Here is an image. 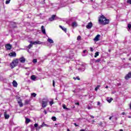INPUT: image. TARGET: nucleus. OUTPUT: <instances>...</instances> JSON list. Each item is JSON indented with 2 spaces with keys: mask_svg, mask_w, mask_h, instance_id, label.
<instances>
[{
  "mask_svg": "<svg viewBox=\"0 0 131 131\" xmlns=\"http://www.w3.org/2000/svg\"><path fill=\"white\" fill-rule=\"evenodd\" d=\"M98 22L99 24L106 25V24H109V19H106V17L102 15L99 18Z\"/></svg>",
  "mask_w": 131,
  "mask_h": 131,
  "instance_id": "f257e3e1",
  "label": "nucleus"
},
{
  "mask_svg": "<svg viewBox=\"0 0 131 131\" xmlns=\"http://www.w3.org/2000/svg\"><path fill=\"white\" fill-rule=\"evenodd\" d=\"M19 63V59H16L12 61V62L10 64V67L12 69L13 68H15L17 65H18V63Z\"/></svg>",
  "mask_w": 131,
  "mask_h": 131,
  "instance_id": "f03ea898",
  "label": "nucleus"
},
{
  "mask_svg": "<svg viewBox=\"0 0 131 131\" xmlns=\"http://www.w3.org/2000/svg\"><path fill=\"white\" fill-rule=\"evenodd\" d=\"M92 27H93L92 22H90L88 23V25L86 26V28H87V29H91V28H92Z\"/></svg>",
  "mask_w": 131,
  "mask_h": 131,
  "instance_id": "7ed1b4c3",
  "label": "nucleus"
},
{
  "mask_svg": "<svg viewBox=\"0 0 131 131\" xmlns=\"http://www.w3.org/2000/svg\"><path fill=\"white\" fill-rule=\"evenodd\" d=\"M5 48L8 51H10V50L12 49V45L10 43H8L5 46Z\"/></svg>",
  "mask_w": 131,
  "mask_h": 131,
  "instance_id": "20e7f679",
  "label": "nucleus"
},
{
  "mask_svg": "<svg viewBox=\"0 0 131 131\" xmlns=\"http://www.w3.org/2000/svg\"><path fill=\"white\" fill-rule=\"evenodd\" d=\"M30 43H32V45H41V42L39 41H31Z\"/></svg>",
  "mask_w": 131,
  "mask_h": 131,
  "instance_id": "39448f33",
  "label": "nucleus"
},
{
  "mask_svg": "<svg viewBox=\"0 0 131 131\" xmlns=\"http://www.w3.org/2000/svg\"><path fill=\"white\" fill-rule=\"evenodd\" d=\"M54 20H56V15H52L51 17L49 18V21H50V22L54 21Z\"/></svg>",
  "mask_w": 131,
  "mask_h": 131,
  "instance_id": "423d86ee",
  "label": "nucleus"
},
{
  "mask_svg": "<svg viewBox=\"0 0 131 131\" xmlns=\"http://www.w3.org/2000/svg\"><path fill=\"white\" fill-rule=\"evenodd\" d=\"M129 78H131V72L128 73L125 77V79L126 80H128V79H129Z\"/></svg>",
  "mask_w": 131,
  "mask_h": 131,
  "instance_id": "0eeeda50",
  "label": "nucleus"
},
{
  "mask_svg": "<svg viewBox=\"0 0 131 131\" xmlns=\"http://www.w3.org/2000/svg\"><path fill=\"white\" fill-rule=\"evenodd\" d=\"M19 62H20V63H25V61H26V59H25V58H24V57H21L19 59Z\"/></svg>",
  "mask_w": 131,
  "mask_h": 131,
  "instance_id": "6e6552de",
  "label": "nucleus"
},
{
  "mask_svg": "<svg viewBox=\"0 0 131 131\" xmlns=\"http://www.w3.org/2000/svg\"><path fill=\"white\" fill-rule=\"evenodd\" d=\"M42 103H48L49 102V99L48 98H43L42 99Z\"/></svg>",
  "mask_w": 131,
  "mask_h": 131,
  "instance_id": "1a4fd4ad",
  "label": "nucleus"
},
{
  "mask_svg": "<svg viewBox=\"0 0 131 131\" xmlns=\"http://www.w3.org/2000/svg\"><path fill=\"white\" fill-rule=\"evenodd\" d=\"M100 35L98 34L94 39V41H99L100 38Z\"/></svg>",
  "mask_w": 131,
  "mask_h": 131,
  "instance_id": "9d476101",
  "label": "nucleus"
},
{
  "mask_svg": "<svg viewBox=\"0 0 131 131\" xmlns=\"http://www.w3.org/2000/svg\"><path fill=\"white\" fill-rule=\"evenodd\" d=\"M72 27H73V28L75 27H77V23L76 21H74L72 23Z\"/></svg>",
  "mask_w": 131,
  "mask_h": 131,
  "instance_id": "9b49d317",
  "label": "nucleus"
},
{
  "mask_svg": "<svg viewBox=\"0 0 131 131\" xmlns=\"http://www.w3.org/2000/svg\"><path fill=\"white\" fill-rule=\"evenodd\" d=\"M41 29L43 34H46V29H45V27L43 26L41 27Z\"/></svg>",
  "mask_w": 131,
  "mask_h": 131,
  "instance_id": "f8f14e48",
  "label": "nucleus"
},
{
  "mask_svg": "<svg viewBox=\"0 0 131 131\" xmlns=\"http://www.w3.org/2000/svg\"><path fill=\"white\" fill-rule=\"evenodd\" d=\"M14 88H17L18 86V83H17V81L15 80H14L12 82Z\"/></svg>",
  "mask_w": 131,
  "mask_h": 131,
  "instance_id": "ddd939ff",
  "label": "nucleus"
},
{
  "mask_svg": "<svg viewBox=\"0 0 131 131\" xmlns=\"http://www.w3.org/2000/svg\"><path fill=\"white\" fill-rule=\"evenodd\" d=\"M4 116L5 118V119H9L10 118V115L7 114V112L4 113Z\"/></svg>",
  "mask_w": 131,
  "mask_h": 131,
  "instance_id": "4468645a",
  "label": "nucleus"
},
{
  "mask_svg": "<svg viewBox=\"0 0 131 131\" xmlns=\"http://www.w3.org/2000/svg\"><path fill=\"white\" fill-rule=\"evenodd\" d=\"M17 103H18L19 107H23V103H22V100H20L19 101H18Z\"/></svg>",
  "mask_w": 131,
  "mask_h": 131,
  "instance_id": "2eb2a0df",
  "label": "nucleus"
},
{
  "mask_svg": "<svg viewBox=\"0 0 131 131\" xmlns=\"http://www.w3.org/2000/svg\"><path fill=\"white\" fill-rule=\"evenodd\" d=\"M60 28H61L62 29V30H63V31H64V32H67V29H66V28L62 26H59Z\"/></svg>",
  "mask_w": 131,
  "mask_h": 131,
  "instance_id": "dca6fc26",
  "label": "nucleus"
},
{
  "mask_svg": "<svg viewBox=\"0 0 131 131\" xmlns=\"http://www.w3.org/2000/svg\"><path fill=\"white\" fill-rule=\"evenodd\" d=\"M9 55L10 57H16V52H11Z\"/></svg>",
  "mask_w": 131,
  "mask_h": 131,
  "instance_id": "f3484780",
  "label": "nucleus"
},
{
  "mask_svg": "<svg viewBox=\"0 0 131 131\" xmlns=\"http://www.w3.org/2000/svg\"><path fill=\"white\" fill-rule=\"evenodd\" d=\"M62 108L66 110H67L68 111L71 110L70 108L66 107V105L65 104H62Z\"/></svg>",
  "mask_w": 131,
  "mask_h": 131,
  "instance_id": "a211bd4d",
  "label": "nucleus"
},
{
  "mask_svg": "<svg viewBox=\"0 0 131 131\" xmlns=\"http://www.w3.org/2000/svg\"><path fill=\"white\" fill-rule=\"evenodd\" d=\"M47 41L49 43H54V40H53L52 39L48 38Z\"/></svg>",
  "mask_w": 131,
  "mask_h": 131,
  "instance_id": "6ab92c4d",
  "label": "nucleus"
},
{
  "mask_svg": "<svg viewBox=\"0 0 131 131\" xmlns=\"http://www.w3.org/2000/svg\"><path fill=\"white\" fill-rule=\"evenodd\" d=\"M30 121H31V120L30 119H29L28 118H26L25 122H26V124H28V123H29V122H30Z\"/></svg>",
  "mask_w": 131,
  "mask_h": 131,
  "instance_id": "aec40b11",
  "label": "nucleus"
},
{
  "mask_svg": "<svg viewBox=\"0 0 131 131\" xmlns=\"http://www.w3.org/2000/svg\"><path fill=\"white\" fill-rule=\"evenodd\" d=\"M48 105V103H45V102H42V108H46Z\"/></svg>",
  "mask_w": 131,
  "mask_h": 131,
  "instance_id": "412c9836",
  "label": "nucleus"
},
{
  "mask_svg": "<svg viewBox=\"0 0 131 131\" xmlns=\"http://www.w3.org/2000/svg\"><path fill=\"white\" fill-rule=\"evenodd\" d=\"M101 87V85H98L96 88L95 89V91H96V92H97V91H98V90H99V89H100V88Z\"/></svg>",
  "mask_w": 131,
  "mask_h": 131,
  "instance_id": "4be33fe9",
  "label": "nucleus"
},
{
  "mask_svg": "<svg viewBox=\"0 0 131 131\" xmlns=\"http://www.w3.org/2000/svg\"><path fill=\"white\" fill-rule=\"evenodd\" d=\"M36 77H35V76L34 75H32L31 76V79H32V80H35L36 79Z\"/></svg>",
  "mask_w": 131,
  "mask_h": 131,
  "instance_id": "5701e85b",
  "label": "nucleus"
},
{
  "mask_svg": "<svg viewBox=\"0 0 131 131\" xmlns=\"http://www.w3.org/2000/svg\"><path fill=\"white\" fill-rule=\"evenodd\" d=\"M33 44L30 43V44L27 47L28 49H30L31 48H32V46Z\"/></svg>",
  "mask_w": 131,
  "mask_h": 131,
  "instance_id": "b1692460",
  "label": "nucleus"
},
{
  "mask_svg": "<svg viewBox=\"0 0 131 131\" xmlns=\"http://www.w3.org/2000/svg\"><path fill=\"white\" fill-rule=\"evenodd\" d=\"M99 52H96L95 54V58H97L98 57V56H99Z\"/></svg>",
  "mask_w": 131,
  "mask_h": 131,
  "instance_id": "393cba45",
  "label": "nucleus"
},
{
  "mask_svg": "<svg viewBox=\"0 0 131 131\" xmlns=\"http://www.w3.org/2000/svg\"><path fill=\"white\" fill-rule=\"evenodd\" d=\"M31 95L34 98H35L36 97V94L34 93H31Z\"/></svg>",
  "mask_w": 131,
  "mask_h": 131,
  "instance_id": "a878e982",
  "label": "nucleus"
},
{
  "mask_svg": "<svg viewBox=\"0 0 131 131\" xmlns=\"http://www.w3.org/2000/svg\"><path fill=\"white\" fill-rule=\"evenodd\" d=\"M113 100V98H110V99H107V102H108V103H111Z\"/></svg>",
  "mask_w": 131,
  "mask_h": 131,
  "instance_id": "bb28decb",
  "label": "nucleus"
},
{
  "mask_svg": "<svg viewBox=\"0 0 131 131\" xmlns=\"http://www.w3.org/2000/svg\"><path fill=\"white\" fill-rule=\"evenodd\" d=\"M52 120H53V121H56L57 118H56V117H52Z\"/></svg>",
  "mask_w": 131,
  "mask_h": 131,
  "instance_id": "cd10ccee",
  "label": "nucleus"
},
{
  "mask_svg": "<svg viewBox=\"0 0 131 131\" xmlns=\"http://www.w3.org/2000/svg\"><path fill=\"white\" fill-rule=\"evenodd\" d=\"M49 104H50V106H52L53 105V104H54V101L52 100L51 101H50Z\"/></svg>",
  "mask_w": 131,
  "mask_h": 131,
  "instance_id": "c85d7f7f",
  "label": "nucleus"
},
{
  "mask_svg": "<svg viewBox=\"0 0 131 131\" xmlns=\"http://www.w3.org/2000/svg\"><path fill=\"white\" fill-rule=\"evenodd\" d=\"M95 62H96V63H99V62H101V59L98 58V59H97V60L95 61Z\"/></svg>",
  "mask_w": 131,
  "mask_h": 131,
  "instance_id": "c756f323",
  "label": "nucleus"
},
{
  "mask_svg": "<svg viewBox=\"0 0 131 131\" xmlns=\"http://www.w3.org/2000/svg\"><path fill=\"white\" fill-rule=\"evenodd\" d=\"M33 63H37V59H33Z\"/></svg>",
  "mask_w": 131,
  "mask_h": 131,
  "instance_id": "7c9ffc66",
  "label": "nucleus"
},
{
  "mask_svg": "<svg viewBox=\"0 0 131 131\" xmlns=\"http://www.w3.org/2000/svg\"><path fill=\"white\" fill-rule=\"evenodd\" d=\"M11 2V0H7L6 1V5H8V4H10V2Z\"/></svg>",
  "mask_w": 131,
  "mask_h": 131,
  "instance_id": "2f4dec72",
  "label": "nucleus"
},
{
  "mask_svg": "<svg viewBox=\"0 0 131 131\" xmlns=\"http://www.w3.org/2000/svg\"><path fill=\"white\" fill-rule=\"evenodd\" d=\"M43 126H46L47 127H49V125L47 124H45V122L43 123Z\"/></svg>",
  "mask_w": 131,
  "mask_h": 131,
  "instance_id": "473e14b6",
  "label": "nucleus"
},
{
  "mask_svg": "<svg viewBox=\"0 0 131 131\" xmlns=\"http://www.w3.org/2000/svg\"><path fill=\"white\" fill-rule=\"evenodd\" d=\"M77 40H80L81 39V36H78L77 38Z\"/></svg>",
  "mask_w": 131,
  "mask_h": 131,
  "instance_id": "72a5a7b5",
  "label": "nucleus"
},
{
  "mask_svg": "<svg viewBox=\"0 0 131 131\" xmlns=\"http://www.w3.org/2000/svg\"><path fill=\"white\" fill-rule=\"evenodd\" d=\"M25 104H29V100H25Z\"/></svg>",
  "mask_w": 131,
  "mask_h": 131,
  "instance_id": "f704fd0d",
  "label": "nucleus"
},
{
  "mask_svg": "<svg viewBox=\"0 0 131 131\" xmlns=\"http://www.w3.org/2000/svg\"><path fill=\"white\" fill-rule=\"evenodd\" d=\"M41 127H41V126L40 125V126H39L37 127L36 129H37L38 130L39 129H40V128H41Z\"/></svg>",
  "mask_w": 131,
  "mask_h": 131,
  "instance_id": "c9c22d12",
  "label": "nucleus"
},
{
  "mask_svg": "<svg viewBox=\"0 0 131 131\" xmlns=\"http://www.w3.org/2000/svg\"><path fill=\"white\" fill-rule=\"evenodd\" d=\"M127 4L131 5V0H127Z\"/></svg>",
  "mask_w": 131,
  "mask_h": 131,
  "instance_id": "e433bc0d",
  "label": "nucleus"
},
{
  "mask_svg": "<svg viewBox=\"0 0 131 131\" xmlns=\"http://www.w3.org/2000/svg\"><path fill=\"white\" fill-rule=\"evenodd\" d=\"M128 28H129V29H130V28H131V25L130 24L128 25Z\"/></svg>",
  "mask_w": 131,
  "mask_h": 131,
  "instance_id": "4c0bfd02",
  "label": "nucleus"
},
{
  "mask_svg": "<svg viewBox=\"0 0 131 131\" xmlns=\"http://www.w3.org/2000/svg\"><path fill=\"white\" fill-rule=\"evenodd\" d=\"M34 126H35V127H37V126H38V124H37V123H35V124H34Z\"/></svg>",
  "mask_w": 131,
  "mask_h": 131,
  "instance_id": "58836bf2",
  "label": "nucleus"
},
{
  "mask_svg": "<svg viewBox=\"0 0 131 131\" xmlns=\"http://www.w3.org/2000/svg\"><path fill=\"white\" fill-rule=\"evenodd\" d=\"M90 51L91 52H94V49H93V48L92 47L90 48Z\"/></svg>",
  "mask_w": 131,
  "mask_h": 131,
  "instance_id": "ea45409f",
  "label": "nucleus"
},
{
  "mask_svg": "<svg viewBox=\"0 0 131 131\" xmlns=\"http://www.w3.org/2000/svg\"><path fill=\"white\" fill-rule=\"evenodd\" d=\"M87 52L88 51H86V50H85L83 51V54H85V53H87Z\"/></svg>",
  "mask_w": 131,
  "mask_h": 131,
  "instance_id": "a19ab883",
  "label": "nucleus"
},
{
  "mask_svg": "<svg viewBox=\"0 0 131 131\" xmlns=\"http://www.w3.org/2000/svg\"><path fill=\"white\" fill-rule=\"evenodd\" d=\"M53 86L55 87V81L53 80Z\"/></svg>",
  "mask_w": 131,
  "mask_h": 131,
  "instance_id": "79ce46f5",
  "label": "nucleus"
},
{
  "mask_svg": "<svg viewBox=\"0 0 131 131\" xmlns=\"http://www.w3.org/2000/svg\"><path fill=\"white\" fill-rule=\"evenodd\" d=\"M82 56H83V57H85V56H86V54L82 53Z\"/></svg>",
  "mask_w": 131,
  "mask_h": 131,
  "instance_id": "37998d69",
  "label": "nucleus"
},
{
  "mask_svg": "<svg viewBox=\"0 0 131 131\" xmlns=\"http://www.w3.org/2000/svg\"><path fill=\"white\" fill-rule=\"evenodd\" d=\"M43 112H44L45 114H47V113H48L47 112V111H46V110H44Z\"/></svg>",
  "mask_w": 131,
  "mask_h": 131,
  "instance_id": "c03bdc74",
  "label": "nucleus"
},
{
  "mask_svg": "<svg viewBox=\"0 0 131 131\" xmlns=\"http://www.w3.org/2000/svg\"><path fill=\"white\" fill-rule=\"evenodd\" d=\"M74 125L75 126H78V125L76 124V123H74Z\"/></svg>",
  "mask_w": 131,
  "mask_h": 131,
  "instance_id": "a18cd8bd",
  "label": "nucleus"
},
{
  "mask_svg": "<svg viewBox=\"0 0 131 131\" xmlns=\"http://www.w3.org/2000/svg\"><path fill=\"white\" fill-rule=\"evenodd\" d=\"M100 104H101V103L100 102H97V105L99 106V105H100Z\"/></svg>",
  "mask_w": 131,
  "mask_h": 131,
  "instance_id": "49530a36",
  "label": "nucleus"
},
{
  "mask_svg": "<svg viewBox=\"0 0 131 131\" xmlns=\"http://www.w3.org/2000/svg\"><path fill=\"white\" fill-rule=\"evenodd\" d=\"M76 78L77 79H78V80H80V78H79V77H77Z\"/></svg>",
  "mask_w": 131,
  "mask_h": 131,
  "instance_id": "de8ad7c7",
  "label": "nucleus"
},
{
  "mask_svg": "<svg viewBox=\"0 0 131 131\" xmlns=\"http://www.w3.org/2000/svg\"><path fill=\"white\" fill-rule=\"evenodd\" d=\"M113 117V116H111L109 118L110 120H111V119H112V118Z\"/></svg>",
  "mask_w": 131,
  "mask_h": 131,
  "instance_id": "09e8293b",
  "label": "nucleus"
},
{
  "mask_svg": "<svg viewBox=\"0 0 131 131\" xmlns=\"http://www.w3.org/2000/svg\"><path fill=\"white\" fill-rule=\"evenodd\" d=\"M88 109L89 110H90V109H92V108H91V107H90V106H88Z\"/></svg>",
  "mask_w": 131,
  "mask_h": 131,
  "instance_id": "8fccbe9b",
  "label": "nucleus"
},
{
  "mask_svg": "<svg viewBox=\"0 0 131 131\" xmlns=\"http://www.w3.org/2000/svg\"><path fill=\"white\" fill-rule=\"evenodd\" d=\"M90 117H91V118H95V117H94L93 116L91 115Z\"/></svg>",
  "mask_w": 131,
  "mask_h": 131,
  "instance_id": "3c124183",
  "label": "nucleus"
},
{
  "mask_svg": "<svg viewBox=\"0 0 131 131\" xmlns=\"http://www.w3.org/2000/svg\"><path fill=\"white\" fill-rule=\"evenodd\" d=\"M121 114H122V115H124L125 114V113L122 112Z\"/></svg>",
  "mask_w": 131,
  "mask_h": 131,
  "instance_id": "603ef678",
  "label": "nucleus"
},
{
  "mask_svg": "<svg viewBox=\"0 0 131 131\" xmlns=\"http://www.w3.org/2000/svg\"><path fill=\"white\" fill-rule=\"evenodd\" d=\"M41 127H43V126H43V123H42V124L41 125Z\"/></svg>",
  "mask_w": 131,
  "mask_h": 131,
  "instance_id": "864d4df0",
  "label": "nucleus"
},
{
  "mask_svg": "<svg viewBox=\"0 0 131 131\" xmlns=\"http://www.w3.org/2000/svg\"><path fill=\"white\" fill-rule=\"evenodd\" d=\"M76 105H79V102H77V103H76Z\"/></svg>",
  "mask_w": 131,
  "mask_h": 131,
  "instance_id": "5fc2aeb1",
  "label": "nucleus"
},
{
  "mask_svg": "<svg viewBox=\"0 0 131 131\" xmlns=\"http://www.w3.org/2000/svg\"><path fill=\"white\" fill-rule=\"evenodd\" d=\"M80 131H85V130H84V129H81Z\"/></svg>",
  "mask_w": 131,
  "mask_h": 131,
  "instance_id": "6e6d98bb",
  "label": "nucleus"
},
{
  "mask_svg": "<svg viewBox=\"0 0 131 131\" xmlns=\"http://www.w3.org/2000/svg\"><path fill=\"white\" fill-rule=\"evenodd\" d=\"M74 79H75V80H76L77 78L74 77Z\"/></svg>",
  "mask_w": 131,
  "mask_h": 131,
  "instance_id": "4d7b16f0",
  "label": "nucleus"
},
{
  "mask_svg": "<svg viewBox=\"0 0 131 131\" xmlns=\"http://www.w3.org/2000/svg\"><path fill=\"white\" fill-rule=\"evenodd\" d=\"M67 131H70V130L69 129V128L67 129Z\"/></svg>",
  "mask_w": 131,
  "mask_h": 131,
  "instance_id": "13d9d810",
  "label": "nucleus"
},
{
  "mask_svg": "<svg viewBox=\"0 0 131 131\" xmlns=\"http://www.w3.org/2000/svg\"><path fill=\"white\" fill-rule=\"evenodd\" d=\"M105 89H108V86H106Z\"/></svg>",
  "mask_w": 131,
  "mask_h": 131,
  "instance_id": "bf43d9fd",
  "label": "nucleus"
},
{
  "mask_svg": "<svg viewBox=\"0 0 131 131\" xmlns=\"http://www.w3.org/2000/svg\"><path fill=\"white\" fill-rule=\"evenodd\" d=\"M120 131H123L122 129H120Z\"/></svg>",
  "mask_w": 131,
  "mask_h": 131,
  "instance_id": "052dcab7",
  "label": "nucleus"
},
{
  "mask_svg": "<svg viewBox=\"0 0 131 131\" xmlns=\"http://www.w3.org/2000/svg\"><path fill=\"white\" fill-rule=\"evenodd\" d=\"M130 109H131V103L130 104Z\"/></svg>",
  "mask_w": 131,
  "mask_h": 131,
  "instance_id": "680f3d73",
  "label": "nucleus"
},
{
  "mask_svg": "<svg viewBox=\"0 0 131 131\" xmlns=\"http://www.w3.org/2000/svg\"><path fill=\"white\" fill-rule=\"evenodd\" d=\"M94 0H90V2H93Z\"/></svg>",
  "mask_w": 131,
  "mask_h": 131,
  "instance_id": "e2e57ef3",
  "label": "nucleus"
},
{
  "mask_svg": "<svg viewBox=\"0 0 131 131\" xmlns=\"http://www.w3.org/2000/svg\"><path fill=\"white\" fill-rule=\"evenodd\" d=\"M93 122H95V120H93Z\"/></svg>",
  "mask_w": 131,
  "mask_h": 131,
  "instance_id": "0e129e2a",
  "label": "nucleus"
},
{
  "mask_svg": "<svg viewBox=\"0 0 131 131\" xmlns=\"http://www.w3.org/2000/svg\"><path fill=\"white\" fill-rule=\"evenodd\" d=\"M73 108H75V106H73Z\"/></svg>",
  "mask_w": 131,
  "mask_h": 131,
  "instance_id": "69168bd1",
  "label": "nucleus"
},
{
  "mask_svg": "<svg viewBox=\"0 0 131 131\" xmlns=\"http://www.w3.org/2000/svg\"><path fill=\"white\" fill-rule=\"evenodd\" d=\"M129 118H130V117H129Z\"/></svg>",
  "mask_w": 131,
  "mask_h": 131,
  "instance_id": "338daca9",
  "label": "nucleus"
},
{
  "mask_svg": "<svg viewBox=\"0 0 131 131\" xmlns=\"http://www.w3.org/2000/svg\"><path fill=\"white\" fill-rule=\"evenodd\" d=\"M104 131H107V130H104Z\"/></svg>",
  "mask_w": 131,
  "mask_h": 131,
  "instance_id": "774afa93",
  "label": "nucleus"
}]
</instances>
